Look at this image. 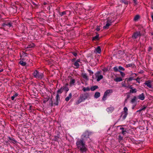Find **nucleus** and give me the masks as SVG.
I'll use <instances>...</instances> for the list:
<instances>
[{"instance_id":"nucleus-1","label":"nucleus","mask_w":153,"mask_h":153,"mask_svg":"<svg viewBox=\"0 0 153 153\" xmlns=\"http://www.w3.org/2000/svg\"><path fill=\"white\" fill-rule=\"evenodd\" d=\"M89 135L90 133L88 131H85L82 135L80 139H78L76 142L77 148L82 152H85L88 150L85 143L89 139Z\"/></svg>"},{"instance_id":"nucleus-2","label":"nucleus","mask_w":153,"mask_h":153,"mask_svg":"<svg viewBox=\"0 0 153 153\" xmlns=\"http://www.w3.org/2000/svg\"><path fill=\"white\" fill-rule=\"evenodd\" d=\"M59 94L57 93L56 97V102L53 103V102L52 100V98L51 99L50 101H49V105L51 106H52L53 105H57L58 104V102L60 100Z\"/></svg>"},{"instance_id":"nucleus-3","label":"nucleus","mask_w":153,"mask_h":153,"mask_svg":"<svg viewBox=\"0 0 153 153\" xmlns=\"http://www.w3.org/2000/svg\"><path fill=\"white\" fill-rule=\"evenodd\" d=\"M33 75L35 78L40 79H42L43 76V73H39V71L37 70H35L34 72Z\"/></svg>"},{"instance_id":"nucleus-4","label":"nucleus","mask_w":153,"mask_h":153,"mask_svg":"<svg viewBox=\"0 0 153 153\" xmlns=\"http://www.w3.org/2000/svg\"><path fill=\"white\" fill-rule=\"evenodd\" d=\"M89 97V94L88 93H85L83 94H82L80 95V97L82 100L84 101L85 100L88 99Z\"/></svg>"},{"instance_id":"nucleus-5","label":"nucleus","mask_w":153,"mask_h":153,"mask_svg":"<svg viewBox=\"0 0 153 153\" xmlns=\"http://www.w3.org/2000/svg\"><path fill=\"white\" fill-rule=\"evenodd\" d=\"M112 89H108L104 93V95L102 98V100L105 101L106 100V98L107 95L109 93H112Z\"/></svg>"},{"instance_id":"nucleus-6","label":"nucleus","mask_w":153,"mask_h":153,"mask_svg":"<svg viewBox=\"0 0 153 153\" xmlns=\"http://www.w3.org/2000/svg\"><path fill=\"white\" fill-rule=\"evenodd\" d=\"M13 22L9 21H6L4 22L2 25L4 27H5L6 26H7L9 27H10L13 26Z\"/></svg>"},{"instance_id":"nucleus-7","label":"nucleus","mask_w":153,"mask_h":153,"mask_svg":"<svg viewBox=\"0 0 153 153\" xmlns=\"http://www.w3.org/2000/svg\"><path fill=\"white\" fill-rule=\"evenodd\" d=\"M141 35L140 32H137L134 33L132 36V38L133 39H135L139 36H140Z\"/></svg>"},{"instance_id":"nucleus-8","label":"nucleus","mask_w":153,"mask_h":153,"mask_svg":"<svg viewBox=\"0 0 153 153\" xmlns=\"http://www.w3.org/2000/svg\"><path fill=\"white\" fill-rule=\"evenodd\" d=\"M152 80H148L146 81L144 83V85L150 88H152Z\"/></svg>"},{"instance_id":"nucleus-9","label":"nucleus","mask_w":153,"mask_h":153,"mask_svg":"<svg viewBox=\"0 0 153 153\" xmlns=\"http://www.w3.org/2000/svg\"><path fill=\"white\" fill-rule=\"evenodd\" d=\"M68 84H65L64 85L62 88L63 89V90H64L66 91V93H67L69 90V88L68 87Z\"/></svg>"},{"instance_id":"nucleus-10","label":"nucleus","mask_w":153,"mask_h":153,"mask_svg":"<svg viewBox=\"0 0 153 153\" xmlns=\"http://www.w3.org/2000/svg\"><path fill=\"white\" fill-rule=\"evenodd\" d=\"M96 33L97 34L96 36L92 37V40L93 41L99 40L100 39L99 38V34L97 33Z\"/></svg>"},{"instance_id":"nucleus-11","label":"nucleus","mask_w":153,"mask_h":153,"mask_svg":"<svg viewBox=\"0 0 153 153\" xmlns=\"http://www.w3.org/2000/svg\"><path fill=\"white\" fill-rule=\"evenodd\" d=\"M96 78H97V82L99 81L101 79H102L103 78V76L102 75H100L98 76L96 75Z\"/></svg>"},{"instance_id":"nucleus-12","label":"nucleus","mask_w":153,"mask_h":153,"mask_svg":"<svg viewBox=\"0 0 153 153\" xmlns=\"http://www.w3.org/2000/svg\"><path fill=\"white\" fill-rule=\"evenodd\" d=\"M139 98L140 100H143L144 99L145 97L144 94L143 93L140 94L138 97Z\"/></svg>"},{"instance_id":"nucleus-13","label":"nucleus","mask_w":153,"mask_h":153,"mask_svg":"<svg viewBox=\"0 0 153 153\" xmlns=\"http://www.w3.org/2000/svg\"><path fill=\"white\" fill-rule=\"evenodd\" d=\"M72 96V94L71 93H70L68 96L65 98V100L67 102L71 98Z\"/></svg>"},{"instance_id":"nucleus-14","label":"nucleus","mask_w":153,"mask_h":153,"mask_svg":"<svg viewBox=\"0 0 153 153\" xmlns=\"http://www.w3.org/2000/svg\"><path fill=\"white\" fill-rule=\"evenodd\" d=\"M96 53H100L101 52V49L100 47L99 46H98L95 50Z\"/></svg>"},{"instance_id":"nucleus-15","label":"nucleus","mask_w":153,"mask_h":153,"mask_svg":"<svg viewBox=\"0 0 153 153\" xmlns=\"http://www.w3.org/2000/svg\"><path fill=\"white\" fill-rule=\"evenodd\" d=\"M100 95V93L99 92H96L95 93L94 95V97L97 99L99 97Z\"/></svg>"},{"instance_id":"nucleus-16","label":"nucleus","mask_w":153,"mask_h":153,"mask_svg":"<svg viewBox=\"0 0 153 153\" xmlns=\"http://www.w3.org/2000/svg\"><path fill=\"white\" fill-rule=\"evenodd\" d=\"M82 77L84 79H85L86 80L88 81L89 80V78L86 74H85V73L82 74Z\"/></svg>"},{"instance_id":"nucleus-17","label":"nucleus","mask_w":153,"mask_h":153,"mask_svg":"<svg viewBox=\"0 0 153 153\" xmlns=\"http://www.w3.org/2000/svg\"><path fill=\"white\" fill-rule=\"evenodd\" d=\"M35 46V45L33 43H31L30 45H27V46H25V48H31Z\"/></svg>"},{"instance_id":"nucleus-18","label":"nucleus","mask_w":153,"mask_h":153,"mask_svg":"<svg viewBox=\"0 0 153 153\" xmlns=\"http://www.w3.org/2000/svg\"><path fill=\"white\" fill-rule=\"evenodd\" d=\"M98 88V86L97 85H95L91 87L90 89L91 91H94Z\"/></svg>"},{"instance_id":"nucleus-19","label":"nucleus","mask_w":153,"mask_h":153,"mask_svg":"<svg viewBox=\"0 0 153 153\" xmlns=\"http://www.w3.org/2000/svg\"><path fill=\"white\" fill-rule=\"evenodd\" d=\"M122 79L120 77H117L114 79V81L117 82L122 81Z\"/></svg>"},{"instance_id":"nucleus-20","label":"nucleus","mask_w":153,"mask_h":153,"mask_svg":"<svg viewBox=\"0 0 153 153\" xmlns=\"http://www.w3.org/2000/svg\"><path fill=\"white\" fill-rule=\"evenodd\" d=\"M90 88L88 87H87L86 88L84 87L82 88V90L84 92H86V91H89L90 90Z\"/></svg>"},{"instance_id":"nucleus-21","label":"nucleus","mask_w":153,"mask_h":153,"mask_svg":"<svg viewBox=\"0 0 153 153\" xmlns=\"http://www.w3.org/2000/svg\"><path fill=\"white\" fill-rule=\"evenodd\" d=\"M111 25V24L108 23V22H107V23L106 25L105 26H104L103 27V29H107Z\"/></svg>"},{"instance_id":"nucleus-22","label":"nucleus","mask_w":153,"mask_h":153,"mask_svg":"<svg viewBox=\"0 0 153 153\" xmlns=\"http://www.w3.org/2000/svg\"><path fill=\"white\" fill-rule=\"evenodd\" d=\"M60 135L59 134H57L56 136H55L54 138L53 139L55 141H58V139L59 138Z\"/></svg>"},{"instance_id":"nucleus-23","label":"nucleus","mask_w":153,"mask_h":153,"mask_svg":"<svg viewBox=\"0 0 153 153\" xmlns=\"http://www.w3.org/2000/svg\"><path fill=\"white\" fill-rule=\"evenodd\" d=\"M137 91V90L136 88H134L131 89L130 90V93H136Z\"/></svg>"},{"instance_id":"nucleus-24","label":"nucleus","mask_w":153,"mask_h":153,"mask_svg":"<svg viewBox=\"0 0 153 153\" xmlns=\"http://www.w3.org/2000/svg\"><path fill=\"white\" fill-rule=\"evenodd\" d=\"M22 54L24 58H22V60H25L27 59V54L26 53H22Z\"/></svg>"},{"instance_id":"nucleus-25","label":"nucleus","mask_w":153,"mask_h":153,"mask_svg":"<svg viewBox=\"0 0 153 153\" xmlns=\"http://www.w3.org/2000/svg\"><path fill=\"white\" fill-rule=\"evenodd\" d=\"M19 63L21 65L23 66H25L26 65V63L25 62H24L22 61H20L19 62Z\"/></svg>"},{"instance_id":"nucleus-26","label":"nucleus","mask_w":153,"mask_h":153,"mask_svg":"<svg viewBox=\"0 0 153 153\" xmlns=\"http://www.w3.org/2000/svg\"><path fill=\"white\" fill-rule=\"evenodd\" d=\"M82 101H83L82 100H81V99L79 97V99L76 102V105H78Z\"/></svg>"},{"instance_id":"nucleus-27","label":"nucleus","mask_w":153,"mask_h":153,"mask_svg":"<svg viewBox=\"0 0 153 153\" xmlns=\"http://www.w3.org/2000/svg\"><path fill=\"white\" fill-rule=\"evenodd\" d=\"M140 17V16L139 15H136L135 16L134 20L135 21H137L139 19Z\"/></svg>"},{"instance_id":"nucleus-28","label":"nucleus","mask_w":153,"mask_h":153,"mask_svg":"<svg viewBox=\"0 0 153 153\" xmlns=\"http://www.w3.org/2000/svg\"><path fill=\"white\" fill-rule=\"evenodd\" d=\"M18 96V94L17 93H16L15 94H14L13 96H12L11 97V100H14V98L15 97H17Z\"/></svg>"},{"instance_id":"nucleus-29","label":"nucleus","mask_w":153,"mask_h":153,"mask_svg":"<svg viewBox=\"0 0 153 153\" xmlns=\"http://www.w3.org/2000/svg\"><path fill=\"white\" fill-rule=\"evenodd\" d=\"M133 79V77H131L129 78H126V79L127 80V82H129L131 81Z\"/></svg>"},{"instance_id":"nucleus-30","label":"nucleus","mask_w":153,"mask_h":153,"mask_svg":"<svg viewBox=\"0 0 153 153\" xmlns=\"http://www.w3.org/2000/svg\"><path fill=\"white\" fill-rule=\"evenodd\" d=\"M63 91V89H62V88L61 87L57 91V93L59 94V93L61 94L62 92Z\"/></svg>"},{"instance_id":"nucleus-31","label":"nucleus","mask_w":153,"mask_h":153,"mask_svg":"<svg viewBox=\"0 0 153 153\" xmlns=\"http://www.w3.org/2000/svg\"><path fill=\"white\" fill-rule=\"evenodd\" d=\"M74 65L75 66H76V68H79V63L77 62H75L74 63Z\"/></svg>"},{"instance_id":"nucleus-32","label":"nucleus","mask_w":153,"mask_h":153,"mask_svg":"<svg viewBox=\"0 0 153 153\" xmlns=\"http://www.w3.org/2000/svg\"><path fill=\"white\" fill-rule=\"evenodd\" d=\"M75 82V79H71L70 81V84L72 85Z\"/></svg>"},{"instance_id":"nucleus-33","label":"nucleus","mask_w":153,"mask_h":153,"mask_svg":"<svg viewBox=\"0 0 153 153\" xmlns=\"http://www.w3.org/2000/svg\"><path fill=\"white\" fill-rule=\"evenodd\" d=\"M123 140V137L121 135H119L118 137V140L119 142H120V141L121 140Z\"/></svg>"},{"instance_id":"nucleus-34","label":"nucleus","mask_w":153,"mask_h":153,"mask_svg":"<svg viewBox=\"0 0 153 153\" xmlns=\"http://www.w3.org/2000/svg\"><path fill=\"white\" fill-rule=\"evenodd\" d=\"M128 113H124V114L123 115V120H124L125 119V118H126V117H127V116L128 115Z\"/></svg>"},{"instance_id":"nucleus-35","label":"nucleus","mask_w":153,"mask_h":153,"mask_svg":"<svg viewBox=\"0 0 153 153\" xmlns=\"http://www.w3.org/2000/svg\"><path fill=\"white\" fill-rule=\"evenodd\" d=\"M136 99V96H134V97L131 100V102L132 103H133L135 102Z\"/></svg>"},{"instance_id":"nucleus-36","label":"nucleus","mask_w":153,"mask_h":153,"mask_svg":"<svg viewBox=\"0 0 153 153\" xmlns=\"http://www.w3.org/2000/svg\"><path fill=\"white\" fill-rule=\"evenodd\" d=\"M66 14V11H63L62 12H61L60 13V15L62 16L64 15H65Z\"/></svg>"},{"instance_id":"nucleus-37","label":"nucleus","mask_w":153,"mask_h":153,"mask_svg":"<svg viewBox=\"0 0 153 153\" xmlns=\"http://www.w3.org/2000/svg\"><path fill=\"white\" fill-rule=\"evenodd\" d=\"M114 71L115 72L119 71L118 70V69L117 68V67H115L113 68Z\"/></svg>"},{"instance_id":"nucleus-38","label":"nucleus","mask_w":153,"mask_h":153,"mask_svg":"<svg viewBox=\"0 0 153 153\" xmlns=\"http://www.w3.org/2000/svg\"><path fill=\"white\" fill-rule=\"evenodd\" d=\"M124 113H128V109L127 107H125L123 109Z\"/></svg>"},{"instance_id":"nucleus-39","label":"nucleus","mask_w":153,"mask_h":153,"mask_svg":"<svg viewBox=\"0 0 153 153\" xmlns=\"http://www.w3.org/2000/svg\"><path fill=\"white\" fill-rule=\"evenodd\" d=\"M119 72H120V74L121 76L123 77L125 75V74L123 72L121 71H119Z\"/></svg>"},{"instance_id":"nucleus-40","label":"nucleus","mask_w":153,"mask_h":153,"mask_svg":"<svg viewBox=\"0 0 153 153\" xmlns=\"http://www.w3.org/2000/svg\"><path fill=\"white\" fill-rule=\"evenodd\" d=\"M119 69L121 71H125V69L123 67L120 66L119 67Z\"/></svg>"},{"instance_id":"nucleus-41","label":"nucleus","mask_w":153,"mask_h":153,"mask_svg":"<svg viewBox=\"0 0 153 153\" xmlns=\"http://www.w3.org/2000/svg\"><path fill=\"white\" fill-rule=\"evenodd\" d=\"M132 65H133L132 64H131V63L129 64H128L127 65H126V67L127 68H128V67H132Z\"/></svg>"},{"instance_id":"nucleus-42","label":"nucleus","mask_w":153,"mask_h":153,"mask_svg":"<svg viewBox=\"0 0 153 153\" xmlns=\"http://www.w3.org/2000/svg\"><path fill=\"white\" fill-rule=\"evenodd\" d=\"M88 71L90 73V75H91L92 74H93V72L91 70L88 69Z\"/></svg>"},{"instance_id":"nucleus-43","label":"nucleus","mask_w":153,"mask_h":153,"mask_svg":"<svg viewBox=\"0 0 153 153\" xmlns=\"http://www.w3.org/2000/svg\"><path fill=\"white\" fill-rule=\"evenodd\" d=\"M100 26H97V28H96V30L97 31H99L100 30Z\"/></svg>"},{"instance_id":"nucleus-44","label":"nucleus","mask_w":153,"mask_h":153,"mask_svg":"<svg viewBox=\"0 0 153 153\" xmlns=\"http://www.w3.org/2000/svg\"><path fill=\"white\" fill-rule=\"evenodd\" d=\"M123 86L125 87H127V88H129L130 89H131L132 88V85H129V86H128L127 87L126 86H125V85H123Z\"/></svg>"},{"instance_id":"nucleus-45","label":"nucleus","mask_w":153,"mask_h":153,"mask_svg":"<svg viewBox=\"0 0 153 153\" xmlns=\"http://www.w3.org/2000/svg\"><path fill=\"white\" fill-rule=\"evenodd\" d=\"M71 53L73 55L75 56H76L77 55V53L75 52H71Z\"/></svg>"},{"instance_id":"nucleus-46","label":"nucleus","mask_w":153,"mask_h":153,"mask_svg":"<svg viewBox=\"0 0 153 153\" xmlns=\"http://www.w3.org/2000/svg\"><path fill=\"white\" fill-rule=\"evenodd\" d=\"M112 20V19H111H111H108L107 21V22H108V23H109L110 24H111V20Z\"/></svg>"},{"instance_id":"nucleus-47","label":"nucleus","mask_w":153,"mask_h":153,"mask_svg":"<svg viewBox=\"0 0 153 153\" xmlns=\"http://www.w3.org/2000/svg\"><path fill=\"white\" fill-rule=\"evenodd\" d=\"M140 79L138 77L137 79H135V80L139 83H140Z\"/></svg>"},{"instance_id":"nucleus-48","label":"nucleus","mask_w":153,"mask_h":153,"mask_svg":"<svg viewBox=\"0 0 153 153\" xmlns=\"http://www.w3.org/2000/svg\"><path fill=\"white\" fill-rule=\"evenodd\" d=\"M133 1L134 3V5H136L137 4V1L136 0H133Z\"/></svg>"},{"instance_id":"nucleus-49","label":"nucleus","mask_w":153,"mask_h":153,"mask_svg":"<svg viewBox=\"0 0 153 153\" xmlns=\"http://www.w3.org/2000/svg\"><path fill=\"white\" fill-rule=\"evenodd\" d=\"M126 132V130L122 131V133L123 134L125 135V132Z\"/></svg>"},{"instance_id":"nucleus-50","label":"nucleus","mask_w":153,"mask_h":153,"mask_svg":"<svg viewBox=\"0 0 153 153\" xmlns=\"http://www.w3.org/2000/svg\"><path fill=\"white\" fill-rule=\"evenodd\" d=\"M146 106H143V107L141 108V110H145L146 109Z\"/></svg>"},{"instance_id":"nucleus-51","label":"nucleus","mask_w":153,"mask_h":153,"mask_svg":"<svg viewBox=\"0 0 153 153\" xmlns=\"http://www.w3.org/2000/svg\"><path fill=\"white\" fill-rule=\"evenodd\" d=\"M152 49V48L151 47H149V48L148 51H150Z\"/></svg>"},{"instance_id":"nucleus-52","label":"nucleus","mask_w":153,"mask_h":153,"mask_svg":"<svg viewBox=\"0 0 153 153\" xmlns=\"http://www.w3.org/2000/svg\"><path fill=\"white\" fill-rule=\"evenodd\" d=\"M152 88H153V81L152 80Z\"/></svg>"},{"instance_id":"nucleus-53","label":"nucleus","mask_w":153,"mask_h":153,"mask_svg":"<svg viewBox=\"0 0 153 153\" xmlns=\"http://www.w3.org/2000/svg\"><path fill=\"white\" fill-rule=\"evenodd\" d=\"M32 3L34 5H36V4L35 3H34V2H32Z\"/></svg>"},{"instance_id":"nucleus-54","label":"nucleus","mask_w":153,"mask_h":153,"mask_svg":"<svg viewBox=\"0 0 153 153\" xmlns=\"http://www.w3.org/2000/svg\"><path fill=\"white\" fill-rule=\"evenodd\" d=\"M120 129L122 131H124V128H121Z\"/></svg>"},{"instance_id":"nucleus-55","label":"nucleus","mask_w":153,"mask_h":153,"mask_svg":"<svg viewBox=\"0 0 153 153\" xmlns=\"http://www.w3.org/2000/svg\"><path fill=\"white\" fill-rule=\"evenodd\" d=\"M3 71V69H0V73Z\"/></svg>"},{"instance_id":"nucleus-56","label":"nucleus","mask_w":153,"mask_h":153,"mask_svg":"<svg viewBox=\"0 0 153 153\" xmlns=\"http://www.w3.org/2000/svg\"><path fill=\"white\" fill-rule=\"evenodd\" d=\"M80 61V59H78L76 61V62H77L78 63Z\"/></svg>"},{"instance_id":"nucleus-57","label":"nucleus","mask_w":153,"mask_h":153,"mask_svg":"<svg viewBox=\"0 0 153 153\" xmlns=\"http://www.w3.org/2000/svg\"><path fill=\"white\" fill-rule=\"evenodd\" d=\"M75 59H74L72 60V62L74 61H75Z\"/></svg>"},{"instance_id":"nucleus-58","label":"nucleus","mask_w":153,"mask_h":153,"mask_svg":"<svg viewBox=\"0 0 153 153\" xmlns=\"http://www.w3.org/2000/svg\"><path fill=\"white\" fill-rule=\"evenodd\" d=\"M142 111V110H141V109H140V110H138L137 111V112H139V111Z\"/></svg>"},{"instance_id":"nucleus-59","label":"nucleus","mask_w":153,"mask_h":153,"mask_svg":"<svg viewBox=\"0 0 153 153\" xmlns=\"http://www.w3.org/2000/svg\"><path fill=\"white\" fill-rule=\"evenodd\" d=\"M130 97V96L129 95H128L127 96V98L128 99Z\"/></svg>"},{"instance_id":"nucleus-60","label":"nucleus","mask_w":153,"mask_h":153,"mask_svg":"<svg viewBox=\"0 0 153 153\" xmlns=\"http://www.w3.org/2000/svg\"><path fill=\"white\" fill-rule=\"evenodd\" d=\"M152 22H153V16H152Z\"/></svg>"},{"instance_id":"nucleus-61","label":"nucleus","mask_w":153,"mask_h":153,"mask_svg":"<svg viewBox=\"0 0 153 153\" xmlns=\"http://www.w3.org/2000/svg\"><path fill=\"white\" fill-rule=\"evenodd\" d=\"M31 107H32V106H30V109H31Z\"/></svg>"},{"instance_id":"nucleus-62","label":"nucleus","mask_w":153,"mask_h":153,"mask_svg":"<svg viewBox=\"0 0 153 153\" xmlns=\"http://www.w3.org/2000/svg\"><path fill=\"white\" fill-rule=\"evenodd\" d=\"M153 16V13L151 14V17H152V16Z\"/></svg>"},{"instance_id":"nucleus-63","label":"nucleus","mask_w":153,"mask_h":153,"mask_svg":"<svg viewBox=\"0 0 153 153\" xmlns=\"http://www.w3.org/2000/svg\"><path fill=\"white\" fill-rule=\"evenodd\" d=\"M1 58H0V62H1Z\"/></svg>"},{"instance_id":"nucleus-64","label":"nucleus","mask_w":153,"mask_h":153,"mask_svg":"<svg viewBox=\"0 0 153 153\" xmlns=\"http://www.w3.org/2000/svg\"><path fill=\"white\" fill-rule=\"evenodd\" d=\"M151 35H153V33H151Z\"/></svg>"}]
</instances>
